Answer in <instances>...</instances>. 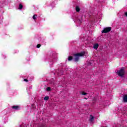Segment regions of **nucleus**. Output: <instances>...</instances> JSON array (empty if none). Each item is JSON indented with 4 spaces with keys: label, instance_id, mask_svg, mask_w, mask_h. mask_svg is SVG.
Wrapping results in <instances>:
<instances>
[{
    "label": "nucleus",
    "instance_id": "1",
    "mask_svg": "<svg viewBox=\"0 0 127 127\" xmlns=\"http://www.w3.org/2000/svg\"><path fill=\"white\" fill-rule=\"evenodd\" d=\"M83 55H85V52H81L73 55V56L74 57V62H78L80 60V58L79 57H82V56H83Z\"/></svg>",
    "mask_w": 127,
    "mask_h": 127
},
{
    "label": "nucleus",
    "instance_id": "14",
    "mask_svg": "<svg viewBox=\"0 0 127 127\" xmlns=\"http://www.w3.org/2000/svg\"><path fill=\"white\" fill-rule=\"evenodd\" d=\"M41 47V44H38L37 45V48H40Z\"/></svg>",
    "mask_w": 127,
    "mask_h": 127
},
{
    "label": "nucleus",
    "instance_id": "17",
    "mask_svg": "<svg viewBox=\"0 0 127 127\" xmlns=\"http://www.w3.org/2000/svg\"><path fill=\"white\" fill-rule=\"evenodd\" d=\"M125 15H126V16H127V12H125Z\"/></svg>",
    "mask_w": 127,
    "mask_h": 127
},
{
    "label": "nucleus",
    "instance_id": "5",
    "mask_svg": "<svg viewBox=\"0 0 127 127\" xmlns=\"http://www.w3.org/2000/svg\"><path fill=\"white\" fill-rule=\"evenodd\" d=\"M123 101L124 103H127V95H125L123 97Z\"/></svg>",
    "mask_w": 127,
    "mask_h": 127
},
{
    "label": "nucleus",
    "instance_id": "15",
    "mask_svg": "<svg viewBox=\"0 0 127 127\" xmlns=\"http://www.w3.org/2000/svg\"><path fill=\"white\" fill-rule=\"evenodd\" d=\"M33 19H34V20H35V19H36V16H35V15H34L33 16Z\"/></svg>",
    "mask_w": 127,
    "mask_h": 127
},
{
    "label": "nucleus",
    "instance_id": "3",
    "mask_svg": "<svg viewBox=\"0 0 127 127\" xmlns=\"http://www.w3.org/2000/svg\"><path fill=\"white\" fill-rule=\"evenodd\" d=\"M111 30H112V27H111L104 28L102 31V33H108V32H110Z\"/></svg>",
    "mask_w": 127,
    "mask_h": 127
},
{
    "label": "nucleus",
    "instance_id": "16",
    "mask_svg": "<svg viewBox=\"0 0 127 127\" xmlns=\"http://www.w3.org/2000/svg\"><path fill=\"white\" fill-rule=\"evenodd\" d=\"M24 82H28V80L27 79H24Z\"/></svg>",
    "mask_w": 127,
    "mask_h": 127
},
{
    "label": "nucleus",
    "instance_id": "9",
    "mask_svg": "<svg viewBox=\"0 0 127 127\" xmlns=\"http://www.w3.org/2000/svg\"><path fill=\"white\" fill-rule=\"evenodd\" d=\"M68 61H72L73 60V56H69L67 58Z\"/></svg>",
    "mask_w": 127,
    "mask_h": 127
},
{
    "label": "nucleus",
    "instance_id": "4",
    "mask_svg": "<svg viewBox=\"0 0 127 127\" xmlns=\"http://www.w3.org/2000/svg\"><path fill=\"white\" fill-rule=\"evenodd\" d=\"M12 109L13 110H16V111H18L19 110H20V107L19 106H13L12 107Z\"/></svg>",
    "mask_w": 127,
    "mask_h": 127
},
{
    "label": "nucleus",
    "instance_id": "6",
    "mask_svg": "<svg viewBox=\"0 0 127 127\" xmlns=\"http://www.w3.org/2000/svg\"><path fill=\"white\" fill-rule=\"evenodd\" d=\"M93 48L94 49H98L99 48V44L98 43L95 44L93 46Z\"/></svg>",
    "mask_w": 127,
    "mask_h": 127
},
{
    "label": "nucleus",
    "instance_id": "11",
    "mask_svg": "<svg viewBox=\"0 0 127 127\" xmlns=\"http://www.w3.org/2000/svg\"><path fill=\"white\" fill-rule=\"evenodd\" d=\"M44 100H45V101H48V100H49V96H45Z\"/></svg>",
    "mask_w": 127,
    "mask_h": 127
},
{
    "label": "nucleus",
    "instance_id": "19",
    "mask_svg": "<svg viewBox=\"0 0 127 127\" xmlns=\"http://www.w3.org/2000/svg\"><path fill=\"white\" fill-rule=\"evenodd\" d=\"M84 99H85V100H88V98H86V97H85Z\"/></svg>",
    "mask_w": 127,
    "mask_h": 127
},
{
    "label": "nucleus",
    "instance_id": "18",
    "mask_svg": "<svg viewBox=\"0 0 127 127\" xmlns=\"http://www.w3.org/2000/svg\"><path fill=\"white\" fill-rule=\"evenodd\" d=\"M79 21H80V23H82V20H79Z\"/></svg>",
    "mask_w": 127,
    "mask_h": 127
},
{
    "label": "nucleus",
    "instance_id": "2",
    "mask_svg": "<svg viewBox=\"0 0 127 127\" xmlns=\"http://www.w3.org/2000/svg\"><path fill=\"white\" fill-rule=\"evenodd\" d=\"M125 73L126 71H125V67H122V68L117 71V73L120 77H124Z\"/></svg>",
    "mask_w": 127,
    "mask_h": 127
},
{
    "label": "nucleus",
    "instance_id": "7",
    "mask_svg": "<svg viewBox=\"0 0 127 127\" xmlns=\"http://www.w3.org/2000/svg\"><path fill=\"white\" fill-rule=\"evenodd\" d=\"M94 120H95V117H94L93 115H90V118L89 119L90 122L92 123V122H93Z\"/></svg>",
    "mask_w": 127,
    "mask_h": 127
},
{
    "label": "nucleus",
    "instance_id": "10",
    "mask_svg": "<svg viewBox=\"0 0 127 127\" xmlns=\"http://www.w3.org/2000/svg\"><path fill=\"white\" fill-rule=\"evenodd\" d=\"M22 7H23V6L21 4H19L18 9H22Z\"/></svg>",
    "mask_w": 127,
    "mask_h": 127
},
{
    "label": "nucleus",
    "instance_id": "12",
    "mask_svg": "<svg viewBox=\"0 0 127 127\" xmlns=\"http://www.w3.org/2000/svg\"><path fill=\"white\" fill-rule=\"evenodd\" d=\"M46 90L48 91V92H50V91H51V88L50 87H47L46 88Z\"/></svg>",
    "mask_w": 127,
    "mask_h": 127
},
{
    "label": "nucleus",
    "instance_id": "13",
    "mask_svg": "<svg viewBox=\"0 0 127 127\" xmlns=\"http://www.w3.org/2000/svg\"><path fill=\"white\" fill-rule=\"evenodd\" d=\"M82 95L83 96H84V95H88V93H86V92L83 91V92H82Z\"/></svg>",
    "mask_w": 127,
    "mask_h": 127
},
{
    "label": "nucleus",
    "instance_id": "8",
    "mask_svg": "<svg viewBox=\"0 0 127 127\" xmlns=\"http://www.w3.org/2000/svg\"><path fill=\"white\" fill-rule=\"evenodd\" d=\"M75 10L77 11V12H79V11H80V7H79V6H76L75 7Z\"/></svg>",
    "mask_w": 127,
    "mask_h": 127
}]
</instances>
